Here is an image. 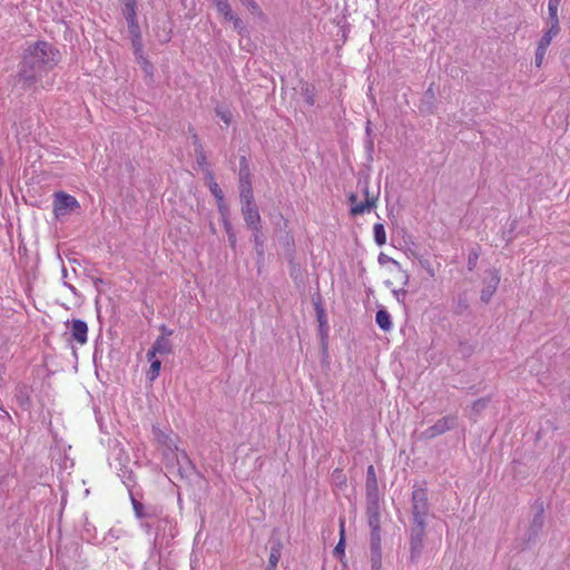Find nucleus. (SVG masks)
Instances as JSON below:
<instances>
[{
	"label": "nucleus",
	"instance_id": "obj_1",
	"mask_svg": "<svg viewBox=\"0 0 570 570\" xmlns=\"http://www.w3.org/2000/svg\"><path fill=\"white\" fill-rule=\"evenodd\" d=\"M58 62L59 51L46 41H37L24 49L17 81L23 89H30Z\"/></svg>",
	"mask_w": 570,
	"mask_h": 570
},
{
	"label": "nucleus",
	"instance_id": "obj_2",
	"mask_svg": "<svg viewBox=\"0 0 570 570\" xmlns=\"http://www.w3.org/2000/svg\"><path fill=\"white\" fill-rule=\"evenodd\" d=\"M430 512V504L428 499V491L424 488L414 489L411 499V515L412 523L419 525H428V517Z\"/></svg>",
	"mask_w": 570,
	"mask_h": 570
},
{
	"label": "nucleus",
	"instance_id": "obj_3",
	"mask_svg": "<svg viewBox=\"0 0 570 570\" xmlns=\"http://www.w3.org/2000/svg\"><path fill=\"white\" fill-rule=\"evenodd\" d=\"M426 525L411 524L410 527V560L416 562L424 548Z\"/></svg>",
	"mask_w": 570,
	"mask_h": 570
},
{
	"label": "nucleus",
	"instance_id": "obj_4",
	"mask_svg": "<svg viewBox=\"0 0 570 570\" xmlns=\"http://www.w3.org/2000/svg\"><path fill=\"white\" fill-rule=\"evenodd\" d=\"M533 517L528 528V542H535L544 524V507L542 501H535L532 507Z\"/></svg>",
	"mask_w": 570,
	"mask_h": 570
},
{
	"label": "nucleus",
	"instance_id": "obj_5",
	"mask_svg": "<svg viewBox=\"0 0 570 570\" xmlns=\"http://www.w3.org/2000/svg\"><path fill=\"white\" fill-rule=\"evenodd\" d=\"M79 206L78 200L73 196L65 191H58L55 194L53 214L56 217L59 218L65 216L79 208Z\"/></svg>",
	"mask_w": 570,
	"mask_h": 570
},
{
	"label": "nucleus",
	"instance_id": "obj_6",
	"mask_svg": "<svg viewBox=\"0 0 570 570\" xmlns=\"http://www.w3.org/2000/svg\"><path fill=\"white\" fill-rule=\"evenodd\" d=\"M363 194L365 195V202L357 203V196L355 194H351L348 196V200L351 203V214L353 216L362 215L365 212H370L371 209L376 207L377 194H370L367 185L363 188Z\"/></svg>",
	"mask_w": 570,
	"mask_h": 570
},
{
	"label": "nucleus",
	"instance_id": "obj_7",
	"mask_svg": "<svg viewBox=\"0 0 570 570\" xmlns=\"http://www.w3.org/2000/svg\"><path fill=\"white\" fill-rule=\"evenodd\" d=\"M456 420L458 419L455 415H448L438 420L432 426H430L422 433V438H424L425 440H431L444 434L445 432L455 428Z\"/></svg>",
	"mask_w": 570,
	"mask_h": 570
},
{
	"label": "nucleus",
	"instance_id": "obj_8",
	"mask_svg": "<svg viewBox=\"0 0 570 570\" xmlns=\"http://www.w3.org/2000/svg\"><path fill=\"white\" fill-rule=\"evenodd\" d=\"M501 276L498 269L485 271V277L483 279V288L481 291L480 298L483 303L488 304L500 284Z\"/></svg>",
	"mask_w": 570,
	"mask_h": 570
},
{
	"label": "nucleus",
	"instance_id": "obj_9",
	"mask_svg": "<svg viewBox=\"0 0 570 570\" xmlns=\"http://www.w3.org/2000/svg\"><path fill=\"white\" fill-rule=\"evenodd\" d=\"M242 205V215L247 227L250 230L262 229V218L258 213V208L255 204V200H246L240 203Z\"/></svg>",
	"mask_w": 570,
	"mask_h": 570
},
{
	"label": "nucleus",
	"instance_id": "obj_10",
	"mask_svg": "<svg viewBox=\"0 0 570 570\" xmlns=\"http://www.w3.org/2000/svg\"><path fill=\"white\" fill-rule=\"evenodd\" d=\"M171 351L173 346L169 338L165 336H159L154 343L151 350L147 352V358L148 361H151L156 356V354L165 355L171 353Z\"/></svg>",
	"mask_w": 570,
	"mask_h": 570
},
{
	"label": "nucleus",
	"instance_id": "obj_11",
	"mask_svg": "<svg viewBox=\"0 0 570 570\" xmlns=\"http://www.w3.org/2000/svg\"><path fill=\"white\" fill-rule=\"evenodd\" d=\"M70 331L72 338L79 344L82 345L87 342L88 325L86 322L81 320H73L71 322Z\"/></svg>",
	"mask_w": 570,
	"mask_h": 570
},
{
	"label": "nucleus",
	"instance_id": "obj_12",
	"mask_svg": "<svg viewBox=\"0 0 570 570\" xmlns=\"http://www.w3.org/2000/svg\"><path fill=\"white\" fill-rule=\"evenodd\" d=\"M366 494H379L377 479L373 465H368L366 471Z\"/></svg>",
	"mask_w": 570,
	"mask_h": 570
},
{
	"label": "nucleus",
	"instance_id": "obj_13",
	"mask_svg": "<svg viewBox=\"0 0 570 570\" xmlns=\"http://www.w3.org/2000/svg\"><path fill=\"white\" fill-rule=\"evenodd\" d=\"M205 179L210 189V193L214 195L216 200H222V196H224V194L219 188L218 184L215 181L213 171L209 170L208 168L205 169Z\"/></svg>",
	"mask_w": 570,
	"mask_h": 570
},
{
	"label": "nucleus",
	"instance_id": "obj_14",
	"mask_svg": "<svg viewBox=\"0 0 570 570\" xmlns=\"http://www.w3.org/2000/svg\"><path fill=\"white\" fill-rule=\"evenodd\" d=\"M560 32V27L550 26L538 43V49L547 51L552 39Z\"/></svg>",
	"mask_w": 570,
	"mask_h": 570
},
{
	"label": "nucleus",
	"instance_id": "obj_15",
	"mask_svg": "<svg viewBox=\"0 0 570 570\" xmlns=\"http://www.w3.org/2000/svg\"><path fill=\"white\" fill-rule=\"evenodd\" d=\"M367 505L366 515H381L380 495L379 494H366Z\"/></svg>",
	"mask_w": 570,
	"mask_h": 570
},
{
	"label": "nucleus",
	"instance_id": "obj_16",
	"mask_svg": "<svg viewBox=\"0 0 570 570\" xmlns=\"http://www.w3.org/2000/svg\"><path fill=\"white\" fill-rule=\"evenodd\" d=\"M282 543L279 540L275 541L271 547V552L268 557V566L276 569V566L281 559Z\"/></svg>",
	"mask_w": 570,
	"mask_h": 570
},
{
	"label": "nucleus",
	"instance_id": "obj_17",
	"mask_svg": "<svg viewBox=\"0 0 570 570\" xmlns=\"http://www.w3.org/2000/svg\"><path fill=\"white\" fill-rule=\"evenodd\" d=\"M375 321L377 325L385 332L390 331L392 327L391 316L385 309H380L376 313Z\"/></svg>",
	"mask_w": 570,
	"mask_h": 570
},
{
	"label": "nucleus",
	"instance_id": "obj_18",
	"mask_svg": "<svg viewBox=\"0 0 570 570\" xmlns=\"http://www.w3.org/2000/svg\"><path fill=\"white\" fill-rule=\"evenodd\" d=\"M239 199L240 203L254 200L250 180L239 181Z\"/></svg>",
	"mask_w": 570,
	"mask_h": 570
},
{
	"label": "nucleus",
	"instance_id": "obj_19",
	"mask_svg": "<svg viewBox=\"0 0 570 570\" xmlns=\"http://www.w3.org/2000/svg\"><path fill=\"white\" fill-rule=\"evenodd\" d=\"M374 238L377 245L382 246L386 243V235L383 224L377 223L373 227Z\"/></svg>",
	"mask_w": 570,
	"mask_h": 570
},
{
	"label": "nucleus",
	"instance_id": "obj_20",
	"mask_svg": "<svg viewBox=\"0 0 570 570\" xmlns=\"http://www.w3.org/2000/svg\"><path fill=\"white\" fill-rule=\"evenodd\" d=\"M217 11L227 20L232 14V8L227 0H218V3L215 4Z\"/></svg>",
	"mask_w": 570,
	"mask_h": 570
},
{
	"label": "nucleus",
	"instance_id": "obj_21",
	"mask_svg": "<svg viewBox=\"0 0 570 570\" xmlns=\"http://www.w3.org/2000/svg\"><path fill=\"white\" fill-rule=\"evenodd\" d=\"M253 232V239L255 244V249L259 256H263L264 254V242L262 239V229L252 230Z\"/></svg>",
	"mask_w": 570,
	"mask_h": 570
},
{
	"label": "nucleus",
	"instance_id": "obj_22",
	"mask_svg": "<svg viewBox=\"0 0 570 570\" xmlns=\"http://www.w3.org/2000/svg\"><path fill=\"white\" fill-rule=\"evenodd\" d=\"M345 540H344V523L341 521V538L336 547L334 548L333 554L341 558L344 554Z\"/></svg>",
	"mask_w": 570,
	"mask_h": 570
},
{
	"label": "nucleus",
	"instance_id": "obj_23",
	"mask_svg": "<svg viewBox=\"0 0 570 570\" xmlns=\"http://www.w3.org/2000/svg\"><path fill=\"white\" fill-rule=\"evenodd\" d=\"M136 60L138 61V63L141 66L142 70L145 71V73L147 76H151L153 75V71H154V67L153 65L148 61V59L142 55L140 56H137L136 57Z\"/></svg>",
	"mask_w": 570,
	"mask_h": 570
},
{
	"label": "nucleus",
	"instance_id": "obj_24",
	"mask_svg": "<svg viewBox=\"0 0 570 570\" xmlns=\"http://www.w3.org/2000/svg\"><path fill=\"white\" fill-rule=\"evenodd\" d=\"M250 180V171L245 157L240 159L239 181Z\"/></svg>",
	"mask_w": 570,
	"mask_h": 570
},
{
	"label": "nucleus",
	"instance_id": "obj_25",
	"mask_svg": "<svg viewBox=\"0 0 570 570\" xmlns=\"http://www.w3.org/2000/svg\"><path fill=\"white\" fill-rule=\"evenodd\" d=\"M479 256H480L479 247L478 248H472L470 250L469 257H468V269L469 271H473L475 268L478 259H479Z\"/></svg>",
	"mask_w": 570,
	"mask_h": 570
},
{
	"label": "nucleus",
	"instance_id": "obj_26",
	"mask_svg": "<svg viewBox=\"0 0 570 570\" xmlns=\"http://www.w3.org/2000/svg\"><path fill=\"white\" fill-rule=\"evenodd\" d=\"M381 531L371 532V552L381 551Z\"/></svg>",
	"mask_w": 570,
	"mask_h": 570
},
{
	"label": "nucleus",
	"instance_id": "obj_27",
	"mask_svg": "<svg viewBox=\"0 0 570 570\" xmlns=\"http://www.w3.org/2000/svg\"><path fill=\"white\" fill-rule=\"evenodd\" d=\"M468 309H469V303H468L465 295H460L458 297V303L454 308L455 314L461 315V314L465 313Z\"/></svg>",
	"mask_w": 570,
	"mask_h": 570
},
{
	"label": "nucleus",
	"instance_id": "obj_28",
	"mask_svg": "<svg viewBox=\"0 0 570 570\" xmlns=\"http://www.w3.org/2000/svg\"><path fill=\"white\" fill-rule=\"evenodd\" d=\"M150 362L151 364L148 371V377L150 381H154L159 375L161 362L159 360L154 358Z\"/></svg>",
	"mask_w": 570,
	"mask_h": 570
},
{
	"label": "nucleus",
	"instance_id": "obj_29",
	"mask_svg": "<svg viewBox=\"0 0 570 570\" xmlns=\"http://www.w3.org/2000/svg\"><path fill=\"white\" fill-rule=\"evenodd\" d=\"M124 13H125L127 22H131V21L136 20V11H135V2L134 1L126 3Z\"/></svg>",
	"mask_w": 570,
	"mask_h": 570
},
{
	"label": "nucleus",
	"instance_id": "obj_30",
	"mask_svg": "<svg viewBox=\"0 0 570 570\" xmlns=\"http://www.w3.org/2000/svg\"><path fill=\"white\" fill-rule=\"evenodd\" d=\"M371 532L381 531V515H366Z\"/></svg>",
	"mask_w": 570,
	"mask_h": 570
},
{
	"label": "nucleus",
	"instance_id": "obj_31",
	"mask_svg": "<svg viewBox=\"0 0 570 570\" xmlns=\"http://www.w3.org/2000/svg\"><path fill=\"white\" fill-rule=\"evenodd\" d=\"M227 20L233 22L234 29L237 30L239 35L244 33L245 24L238 16L233 13Z\"/></svg>",
	"mask_w": 570,
	"mask_h": 570
},
{
	"label": "nucleus",
	"instance_id": "obj_32",
	"mask_svg": "<svg viewBox=\"0 0 570 570\" xmlns=\"http://www.w3.org/2000/svg\"><path fill=\"white\" fill-rule=\"evenodd\" d=\"M372 570H381L382 567V551L371 552Z\"/></svg>",
	"mask_w": 570,
	"mask_h": 570
},
{
	"label": "nucleus",
	"instance_id": "obj_33",
	"mask_svg": "<svg viewBox=\"0 0 570 570\" xmlns=\"http://www.w3.org/2000/svg\"><path fill=\"white\" fill-rule=\"evenodd\" d=\"M548 11H549L550 26L560 27L559 17H558V8L548 6Z\"/></svg>",
	"mask_w": 570,
	"mask_h": 570
},
{
	"label": "nucleus",
	"instance_id": "obj_34",
	"mask_svg": "<svg viewBox=\"0 0 570 570\" xmlns=\"http://www.w3.org/2000/svg\"><path fill=\"white\" fill-rule=\"evenodd\" d=\"M132 48L135 57L142 55V41L141 36L136 35V38H132Z\"/></svg>",
	"mask_w": 570,
	"mask_h": 570
},
{
	"label": "nucleus",
	"instance_id": "obj_35",
	"mask_svg": "<svg viewBox=\"0 0 570 570\" xmlns=\"http://www.w3.org/2000/svg\"><path fill=\"white\" fill-rule=\"evenodd\" d=\"M314 305H315V311H316V315H317V321L320 323V327H323L326 323L325 312L320 302H315Z\"/></svg>",
	"mask_w": 570,
	"mask_h": 570
},
{
	"label": "nucleus",
	"instance_id": "obj_36",
	"mask_svg": "<svg viewBox=\"0 0 570 570\" xmlns=\"http://www.w3.org/2000/svg\"><path fill=\"white\" fill-rule=\"evenodd\" d=\"M377 262L380 265H385L387 263H392L394 266H396L397 268L401 267L400 263L393 258H391L390 256H387L386 254L384 253H381L377 257Z\"/></svg>",
	"mask_w": 570,
	"mask_h": 570
},
{
	"label": "nucleus",
	"instance_id": "obj_37",
	"mask_svg": "<svg viewBox=\"0 0 570 570\" xmlns=\"http://www.w3.org/2000/svg\"><path fill=\"white\" fill-rule=\"evenodd\" d=\"M195 153H196V161H197V164L200 167H204L206 169L207 168V158H206V155L204 153V148L200 149V150H195Z\"/></svg>",
	"mask_w": 570,
	"mask_h": 570
},
{
	"label": "nucleus",
	"instance_id": "obj_38",
	"mask_svg": "<svg viewBox=\"0 0 570 570\" xmlns=\"http://www.w3.org/2000/svg\"><path fill=\"white\" fill-rule=\"evenodd\" d=\"M131 501H132V507H134L137 518H139V519L144 518V512H142L144 505L139 501H137L135 498H131Z\"/></svg>",
	"mask_w": 570,
	"mask_h": 570
},
{
	"label": "nucleus",
	"instance_id": "obj_39",
	"mask_svg": "<svg viewBox=\"0 0 570 570\" xmlns=\"http://www.w3.org/2000/svg\"><path fill=\"white\" fill-rule=\"evenodd\" d=\"M304 99L308 106L314 105V94L313 90L306 87L303 91Z\"/></svg>",
	"mask_w": 570,
	"mask_h": 570
},
{
	"label": "nucleus",
	"instance_id": "obj_40",
	"mask_svg": "<svg viewBox=\"0 0 570 570\" xmlns=\"http://www.w3.org/2000/svg\"><path fill=\"white\" fill-rule=\"evenodd\" d=\"M128 30L132 38H136V35H140L137 20L128 22Z\"/></svg>",
	"mask_w": 570,
	"mask_h": 570
},
{
	"label": "nucleus",
	"instance_id": "obj_41",
	"mask_svg": "<svg viewBox=\"0 0 570 570\" xmlns=\"http://www.w3.org/2000/svg\"><path fill=\"white\" fill-rule=\"evenodd\" d=\"M217 205H218V210H219L222 217L227 218L228 208L225 205L224 196H222V200H217Z\"/></svg>",
	"mask_w": 570,
	"mask_h": 570
},
{
	"label": "nucleus",
	"instance_id": "obj_42",
	"mask_svg": "<svg viewBox=\"0 0 570 570\" xmlns=\"http://www.w3.org/2000/svg\"><path fill=\"white\" fill-rule=\"evenodd\" d=\"M546 52L547 51L537 48L534 62L538 68L541 67Z\"/></svg>",
	"mask_w": 570,
	"mask_h": 570
},
{
	"label": "nucleus",
	"instance_id": "obj_43",
	"mask_svg": "<svg viewBox=\"0 0 570 570\" xmlns=\"http://www.w3.org/2000/svg\"><path fill=\"white\" fill-rule=\"evenodd\" d=\"M487 404H488V401L485 399H480L473 403L472 409L475 412H480L481 410H483L487 406Z\"/></svg>",
	"mask_w": 570,
	"mask_h": 570
},
{
	"label": "nucleus",
	"instance_id": "obj_44",
	"mask_svg": "<svg viewBox=\"0 0 570 570\" xmlns=\"http://www.w3.org/2000/svg\"><path fill=\"white\" fill-rule=\"evenodd\" d=\"M242 2L245 6H247L248 9L252 10V12H258L259 11V6H258V3L255 0H244Z\"/></svg>",
	"mask_w": 570,
	"mask_h": 570
},
{
	"label": "nucleus",
	"instance_id": "obj_45",
	"mask_svg": "<svg viewBox=\"0 0 570 570\" xmlns=\"http://www.w3.org/2000/svg\"><path fill=\"white\" fill-rule=\"evenodd\" d=\"M420 264H421L422 267H424L428 271L430 276L433 277L435 275L434 269L432 268V266H431V264H430V262L428 259H421Z\"/></svg>",
	"mask_w": 570,
	"mask_h": 570
},
{
	"label": "nucleus",
	"instance_id": "obj_46",
	"mask_svg": "<svg viewBox=\"0 0 570 570\" xmlns=\"http://www.w3.org/2000/svg\"><path fill=\"white\" fill-rule=\"evenodd\" d=\"M217 116H219L220 119L224 120L225 124L228 125L230 122V119H232L230 112L217 110Z\"/></svg>",
	"mask_w": 570,
	"mask_h": 570
},
{
	"label": "nucleus",
	"instance_id": "obj_47",
	"mask_svg": "<svg viewBox=\"0 0 570 570\" xmlns=\"http://www.w3.org/2000/svg\"><path fill=\"white\" fill-rule=\"evenodd\" d=\"M193 142H194V146H195V150H200L203 149V145L197 136V134H194L193 135Z\"/></svg>",
	"mask_w": 570,
	"mask_h": 570
},
{
	"label": "nucleus",
	"instance_id": "obj_48",
	"mask_svg": "<svg viewBox=\"0 0 570 570\" xmlns=\"http://www.w3.org/2000/svg\"><path fill=\"white\" fill-rule=\"evenodd\" d=\"M159 331L161 332L160 336H165L167 338L173 334V330L167 328L165 325H161Z\"/></svg>",
	"mask_w": 570,
	"mask_h": 570
},
{
	"label": "nucleus",
	"instance_id": "obj_49",
	"mask_svg": "<svg viewBox=\"0 0 570 570\" xmlns=\"http://www.w3.org/2000/svg\"><path fill=\"white\" fill-rule=\"evenodd\" d=\"M223 224H224V228H225L227 234L234 232L233 227H232V224L228 220V217L227 218H223Z\"/></svg>",
	"mask_w": 570,
	"mask_h": 570
},
{
	"label": "nucleus",
	"instance_id": "obj_50",
	"mask_svg": "<svg viewBox=\"0 0 570 570\" xmlns=\"http://www.w3.org/2000/svg\"><path fill=\"white\" fill-rule=\"evenodd\" d=\"M227 235H228V242H229L230 247L235 248V246H236V235H235V233L232 232V233H228Z\"/></svg>",
	"mask_w": 570,
	"mask_h": 570
},
{
	"label": "nucleus",
	"instance_id": "obj_51",
	"mask_svg": "<svg viewBox=\"0 0 570 570\" xmlns=\"http://www.w3.org/2000/svg\"><path fill=\"white\" fill-rule=\"evenodd\" d=\"M561 0H549L548 6L559 9Z\"/></svg>",
	"mask_w": 570,
	"mask_h": 570
},
{
	"label": "nucleus",
	"instance_id": "obj_52",
	"mask_svg": "<svg viewBox=\"0 0 570 570\" xmlns=\"http://www.w3.org/2000/svg\"><path fill=\"white\" fill-rule=\"evenodd\" d=\"M426 95L433 97L434 96V92H433V89L432 87H430L428 90H426Z\"/></svg>",
	"mask_w": 570,
	"mask_h": 570
},
{
	"label": "nucleus",
	"instance_id": "obj_53",
	"mask_svg": "<svg viewBox=\"0 0 570 570\" xmlns=\"http://www.w3.org/2000/svg\"><path fill=\"white\" fill-rule=\"evenodd\" d=\"M214 2V4H217L218 3V0H212Z\"/></svg>",
	"mask_w": 570,
	"mask_h": 570
},
{
	"label": "nucleus",
	"instance_id": "obj_54",
	"mask_svg": "<svg viewBox=\"0 0 570 570\" xmlns=\"http://www.w3.org/2000/svg\"><path fill=\"white\" fill-rule=\"evenodd\" d=\"M265 570H275L274 568L271 569V567H267Z\"/></svg>",
	"mask_w": 570,
	"mask_h": 570
}]
</instances>
